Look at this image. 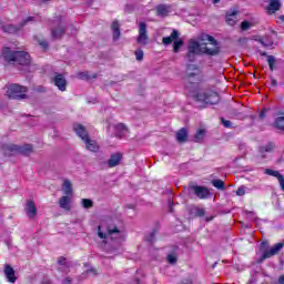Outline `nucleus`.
<instances>
[{
  "mask_svg": "<svg viewBox=\"0 0 284 284\" xmlns=\"http://www.w3.org/2000/svg\"><path fill=\"white\" fill-rule=\"evenodd\" d=\"M204 37L213 48H209L207 43L201 44L196 40H191L187 47L189 52H193L194 54L202 52V54H206L207 57H219L221 54V44H219V41L210 34Z\"/></svg>",
  "mask_w": 284,
  "mask_h": 284,
  "instance_id": "obj_1",
  "label": "nucleus"
},
{
  "mask_svg": "<svg viewBox=\"0 0 284 284\" xmlns=\"http://www.w3.org/2000/svg\"><path fill=\"white\" fill-rule=\"evenodd\" d=\"M192 99L199 104V110H205L209 105H219L221 103V95L214 89H205L194 92Z\"/></svg>",
  "mask_w": 284,
  "mask_h": 284,
  "instance_id": "obj_2",
  "label": "nucleus"
},
{
  "mask_svg": "<svg viewBox=\"0 0 284 284\" xmlns=\"http://www.w3.org/2000/svg\"><path fill=\"white\" fill-rule=\"evenodd\" d=\"M125 224L123 220L119 216L109 220L108 226V239L109 241H113L115 245H121L123 241H125Z\"/></svg>",
  "mask_w": 284,
  "mask_h": 284,
  "instance_id": "obj_3",
  "label": "nucleus"
},
{
  "mask_svg": "<svg viewBox=\"0 0 284 284\" xmlns=\"http://www.w3.org/2000/svg\"><path fill=\"white\" fill-rule=\"evenodd\" d=\"M2 57L7 63H13V65H30L32 63L29 52L13 51L9 47L2 49Z\"/></svg>",
  "mask_w": 284,
  "mask_h": 284,
  "instance_id": "obj_4",
  "label": "nucleus"
},
{
  "mask_svg": "<svg viewBox=\"0 0 284 284\" xmlns=\"http://www.w3.org/2000/svg\"><path fill=\"white\" fill-rule=\"evenodd\" d=\"M186 191H187V194H194V196L200 199V201H205V200L210 199V196L212 194L210 192V189H207L206 186H203V185H196V184H194V182H191L186 186Z\"/></svg>",
  "mask_w": 284,
  "mask_h": 284,
  "instance_id": "obj_5",
  "label": "nucleus"
},
{
  "mask_svg": "<svg viewBox=\"0 0 284 284\" xmlns=\"http://www.w3.org/2000/svg\"><path fill=\"white\" fill-rule=\"evenodd\" d=\"M28 88L19 85V84H11L7 89V95L9 99H17L18 101H21V99H28Z\"/></svg>",
  "mask_w": 284,
  "mask_h": 284,
  "instance_id": "obj_6",
  "label": "nucleus"
},
{
  "mask_svg": "<svg viewBox=\"0 0 284 284\" xmlns=\"http://www.w3.org/2000/svg\"><path fill=\"white\" fill-rule=\"evenodd\" d=\"M30 21H34V17H28L27 19L22 20L19 26L4 24L2 27V30H3V32H7L8 34H17V32H19V30H21V28H23L24 26H28V23H30Z\"/></svg>",
  "mask_w": 284,
  "mask_h": 284,
  "instance_id": "obj_7",
  "label": "nucleus"
},
{
  "mask_svg": "<svg viewBox=\"0 0 284 284\" xmlns=\"http://www.w3.org/2000/svg\"><path fill=\"white\" fill-rule=\"evenodd\" d=\"M284 247V242L276 243L268 251H265L262 256L257 260V263H263L266 258H272V256H276L281 250Z\"/></svg>",
  "mask_w": 284,
  "mask_h": 284,
  "instance_id": "obj_8",
  "label": "nucleus"
},
{
  "mask_svg": "<svg viewBox=\"0 0 284 284\" xmlns=\"http://www.w3.org/2000/svg\"><path fill=\"white\" fill-rule=\"evenodd\" d=\"M149 39L150 38L148 37V23L140 22L139 37L136 39L138 43H140L141 45H148Z\"/></svg>",
  "mask_w": 284,
  "mask_h": 284,
  "instance_id": "obj_9",
  "label": "nucleus"
},
{
  "mask_svg": "<svg viewBox=\"0 0 284 284\" xmlns=\"http://www.w3.org/2000/svg\"><path fill=\"white\" fill-rule=\"evenodd\" d=\"M52 81L54 85L58 87V90H60V92H65L68 88V80H65V77L63 74L57 73L55 77L52 78Z\"/></svg>",
  "mask_w": 284,
  "mask_h": 284,
  "instance_id": "obj_10",
  "label": "nucleus"
},
{
  "mask_svg": "<svg viewBox=\"0 0 284 284\" xmlns=\"http://www.w3.org/2000/svg\"><path fill=\"white\" fill-rule=\"evenodd\" d=\"M130 134V129L123 123H119L114 126V136L116 139H126Z\"/></svg>",
  "mask_w": 284,
  "mask_h": 284,
  "instance_id": "obj_11",
  "label": "nucleus"
},
{
  "mask_svg": "<svg viewBox=\"0 0 284 284\" xmlns=\"http://www.w3.org/2000/svg\"><path fill=\"white\" fill-rule=\"evenodd\" d=\"M110 30H111L112 41L113 43H116V41L121 39V23H119V20H114L111 23Z\"/></svg>",
  "mask_w": 284,
  "mask_h": 284,
  "instance_id": "obj_12",
  "label": "nucleus"
},
{
  "mask_svg": "<svg viewBox=\"0 0 284 284\" xmlns=\"http://www.w3.org/2000/svg\"><path fill=\"white\" fill-rule=\"evenodd\" d=\"M122 161H123V153L121 152L112 153L110 159L108 160V168H116L118 165H121Z\"/></svg>",
  "mask_w": 284,
  "mask_h": 284,
  "instance_id": "obj_13",
  "label": "nucleus"
},
{
  "mask_svg": "<svg viewBox=\"0 0 284 284\" xmlns=\"http://www.w3.org/2000/svg\"><path fill=\"white\" fill-rule=\"evenodd\" d=\"M73 130L77 136H79L83 141H85L87 139H90V135H88V130H85V126L83 124H80V123L73 124Z\"/></svg>",
  "mask_w": 284,
  "mask_h": 284,
  "instance_id": "obj_14",
  "label": "nucleus"
},
{
  "mask_svg": "<svg viewBox=\"0 0 284 284\" xmlns=\"http://www.w3.org/2000/svg\"><path fill=\"white\" fill-rule=\"evenodd\" d=\"M2 151H3L4 156H14V154H19V145L2 144Z\"/></svg>",
  "mask_w": 284,
  "mask_h": 284,
  "instance_id": "obj_15",
  "label": "nucleus"
},
{
  "mask_svg": "<svg viewBox=\"0 0 284 284\" xmlns=\"http://www.w3.org/2000/svg\"><path fill=\"white\" fill-rule=\"evenodd\" d=\"M4 276L9 283H17V275L14 274V268L10 264L4 265Z\"/></svg>",
  "mask_w": 284,
  "mask_h": 284,
  "instance_id": "obj_16",
  "label": "nucleus"
},
{
  "mask_svg": "<svg viewBox=\"0 0 284 284\" xmlns=\"http://www.w3.org/2000/svg\"><path fill=\"white\" fill-rule=\"evenodd\" d=\"M176 141L179 143H187V141H190V133L187 132V129L182 128L176 132Z\"/></svg>",
  "mask_w": 284,
  "mask_h": 284,
  "instance_id": "obj_17",
  "label": "nucleus"
},
{
  "mask_svg": "<svg viewBox=\"0 0 284 284\" xmlns=\"http://www.w3.org/2000/svg\"><path fill=\"white\" fill-rule=\"evenodd\" d=\"M26 214L29 219H34L37 216V206L34 205V201L29 200L26 206Z\"/></svg>",
  "mask_w": 284,
  "mask_h": 284,
  "instance_id": "obj_18",
  "label": "nucleus"
},
{
  "mask_svg": "<svg viewBox=\"0 0 284 284\" xmlns=\"http://www.w3.org/2000/svg\"><path fill=\"white\" fill-rule=\"evenodd\" d=\"M65 27L59 24L55 28L51 29V37L52 39H63V36L65 34Z\"/></svg>",
  "mask_w": 284,
  "mask_h": 284,
  "instance_id": "obj_19",
  "label": "nucleus"
},
{
  "mask_svg": "<svg viewBox=\"0 0 284 284\" xmlns=\"http://www.w3.org/2000/svg\"><path fill=\"white\" fill-rule=\"evenodd\" d=\"M58 265H59V272H63L64 274H68L70 272V264L68 263V260L63 256H60L58 258Z\"/></svg>",
  "mask_w": 284,
  "mask_h": 284,
  "instance_id": "obj_20",
  "label": "nucleus"
},
{
  "mask_svg": "<svg viewBox=\"0 0 284 284\" xmlns=\"http://www.w3.org/2000/svg\"><path fill=\"white\" fill-rule=\"evenodd\" d=\"M283 4L281 3V0H271L268 6L266 7V10L271 13L274 14V12H278L281 10V7Z\"/></svg>",
  "mask_w": 284,
  "mask_h": 284,
  "instance_id": "obj_21",
  "label": "nucleus"
},
{
  "mask_svg": "<svg viewBox=\"0 0 284 284\" xmlns=\"http://www.w3.org/2000/svg\"><path fill=\"white\" fill-rule=\"evenodd\" d=\"M176 39H179V31L176 29H173L169 37H164L162 39V43L164 45H170V43H172V41H176Z\"/></svg>",
  "mask_w": 284,
  "mask_h": 284,
  "instance_id": "obj_22",
  "label": "nucleus"
},
{
  "mask_svg": "<svg viewBox=\"0 0 284 284\" xmlns=\"http://www.w3.org/2000/svg\"><path fill=\"white\" fill-rule=\"evenodd\" d=\"M257 52L261 57H267L268 68L271 72H274V64L276 63V58H274V55H267V52L262 50H257Z\"/></svg>",
  "mask_w": 284,
  "mask_h": 284,
  "instance_id": "obj_23",
  "label": "nucleus"
},
{
  "mask_svg": "<svg viewBox=\"0 0 284 284\" xmlns=\"http://www.w3.org/2000/svg\"><path fill=\"white\" fill-rule=\"evenodd\" d=\"M84 143L89 152H99V144H97V141L87 138V140H84Z\"/></svg>",
  "mask_w": 284,
  "mask_h": 284,
  "instance_id": "obj_24",
  "label": "nucleus"
},
{
  "mask_svg": "<svg viewBox=\"0 0 284 284\" xmlns=\"http://www.w3.org/2000/svg\"><path fill=\"white\" fill-rule=\"evenodd\" d=\"M59 205L62 210H67V212H70V196L63 195L62 197H60Z\"/></svg>",
  "mask_w": 284,
  "mask_h": 284,
  "instance_id": "obj_25",
  "label": "nucleus"
},
{
  "mask_svg": "<svg viewBox=\"0 0 284 284\" xmlns=\"http://www.w3.org/2000/svg\"><path fill=\"white\" fill-rule=\"evenodd\" d=\"M33 149L31 144H24L22 146H18V154H23L24 156H30L32 154Z\"/></svg>",
  "mask_w": 284,
  "mask_h": 284,
  "instance_id": "obj_26",
  "label": "nucleus"
},
{
  "mask_svg": "<svg viewBox=\"0 0 284 284\" xmlns=\"http://www.w3.org/2000/svg\"><path fill=\"white\" fill-rule=\"evenodd\" d=\"M97 73H89V71H82L78 73V79L82 81H90V79H97Z\"/></svg>",
  "mask_w": 284,
  "mask_h": 284,
  "instance_id": "obj_27",
  "label": "nucleus"
},
{
  "mask_svg": "<svg viewBox=\"0 0 284 284\" xmlns=\"http://www.w3.org/2000/svg\"><path fill=\"white\" fill-rule=\"evenodd\" d=\"M203 139H205V129H199L193 136V141L194 143H203Z\"/></svg>",
  "mask_w": 284,
  "mask_h": 284,
  "instance_id": "obj_28",
  "label": "nucleus"
},
{
  "mask_svg": "<svg viewBox=\"0 0 284 284\" xmlns=\"http://www.w3.org/2000/svg\"><path fill=\"white\" fill-rule=\"evenodd\" d=\"M158 17H168L170 14V9L165 4H160L156 7Z\"/></svg>",
  "mask_w": 284,
  "mask_h": 284,
  "instance_id": "obj_29",
  "label": "nucleus"
},
{
  "mask_svg": "<svg viewBox=\"0 0 284 284\" xmlns=\"http://www.w3.org/2000/svg\"><path fill=\"white\" fill-rule=\"evenodd\" d=\"M236 14H239V11H232L230 13H226V23L227 26H236Z\"/></svg>",
  "mask_w": 284,
  "mask_h": 284,
  "instance_id": "obj_30",
  "label": "nucleus"
},
{
  "mask_svg": "<svg viewBox=\"0 0 284 284\" xmlns=\"http://www.w3.org/2000/svg\"><path fill=\"white\" fill-rule=\"evenodd\" d=\"M63 190L67 196H70V194H72V182H70V180H64Z\"/></svg>",
  "mask_w": 284,
  "mask_h": 284,
  "instance_id": "obj_31",
  "label": "nucleus"
},
{
  "mask_svg": "<svg viewBox=\"0 0 284 284\" xmlns=\"http://www.w3.org/2000/svg\"><path fill=\"white\" fill-rule=\"evenodd\" d=\"M81 205H82V207H84V210H90V209L94 207V202L90 199H82Z\"/></svg>",
  "mask_w": 284,
  "mask_h": 284,
  "instance_id": "obj_32",
  "label": "nucleus"
},
{
  "mask_svg": "<svg viewBox=\"0 0 284 284\" xmlns=\"http://www.w3.org/2000/svg\"><path fill=\"white\" fill-rule=\"evenodd\" d=\"M265 152H274V143L268 142L265 146H260V153L265 154Z\"/></svg>",
  "mask_w": 284,
  "mask_h": 284,
  "instance_id": "obj_33",
  "label": "nucleus"
},
{
  "mask_svg": "<svg viewBox=\"0 0 284 284\" xmlns=\"http://www.w3.org/2000/svg\"><path fill=\"white\" fill-rule=\"evenodd\" d=\"M211 183L216 190H225V182L223 180H212Z\"/></svg>",
  "mask_w": 284,
  "mask_h": 284,
  "instance_id": "obj_34",
  "label": "nucleus"
},
{
  "mask_svg": "<svg viewBox=\"0 0 284 284\" xmlns=\"http://www.w3.org/2000/svg\"><path fill=\"white\" fill-rule=\"evenodd\" d=\"M265 174H267L268 176H274L277 180H280L281 176H283V174H281L278 171H274L272 169H266Z\"/></svg>",
  "mask_w": 284,
  "mask_h": 284,
  "instance_id": "obj_35",
  "label": "nucleus"
},
{
  "mask_svg": "<svg viewBox=\"0 0 284 284\" xmlns=\"http://www.w3.org/2000/svg\"><path fill=\"white\" fill-rule=\"evenodd\" d=\"M183 43H185V41H183V39H180V40H175L173 42V52H179V50H181Z\"/></svg>",
  "mask_w": 284,
  "mask_h": 284,
  "instance_id": "obj_36",
  "label": "nucleus"
},
{
  "mask_svg": "<svg viewBox=\"0 0 284 284\" xmlns=\"http://www.w3.org/2000/svg\"><path fill=\"white\" fill-rule=\"evenodd\" d=\"M84 267L87 268L85 274H93V276H97V268L90 265V263H84Z\"/></svg>",
  "mask_w": 284,
  "mask_h": 284,
  "instance_id": "obj_37",
  "label": "nucleus"
},
{
  "mask_svg": "<svg viewBox=\"0 0 284 284\" xmlns=\"http://www.w3.org/2000/svg\"><path fill=\"white\" fill-rule=\"evenodd\" d=\"M156 232H159V230L154 229V230L145 237L146 243H154V239H155V236H156Z\"/></svg>",
  "mask_w": 284,
  "mask_h": 284,
  "instance_id": "obj_38",
  "label": "nucleus"
},
{
  "mask_svg": "<svg viewBox=\"0 0 284 284\" xmlns=\"http://www.w3.org/2000/svg\"><path fill=\"white\" fill-rule=\"evenodd\" d=\"M220 121L222 125L229 130H232V128H234V125H232V121L226 120L225 118H221Z\"/></svg>",
  "mask_w": 284,
  "mask_h": 284,
  "instance_id": "obj_39",
  "label": "nucleus"
},
{
  "mask_svg": "<svg viewBox=\"0 0 284 284\" xmlns=\"http://www.w3.org/2000/svg\"><path fill=\"white\" fill-rule=\"evenodd\" d=\"M196 54H199V53H194V52L187 50V52H186L187 61H190V63H194V61H196Z\"/></svg>",
  "mask_w": 284,
  "mask_h": 284,
  "instance_id": "obj_40",
  "label": "nucleus"
},
{
  "mask_svg": "<svg viewBox=\"0 0 284 284\" xmlns=\"http://www.w3.org/2000/svg\"><path fill=\"white\" fill-rule=\"evenodd\" d=\"M136 61H142L145 53H143L142 49H138L134 52Z\"/></svg>",
  "mask_w": 284,
  "mask_h": 284,
  "instance_id": "obj_41",
  "label": "nucleus"
},
{
  "mask_svg": "<svg viewBox=\"0 0 284 284\" xmlns=\"http://www.w3.org/2000/svg\"><path fill=\"white\" fill-rule=\"evenodd\" d=\"M166 261H168V263H170V265H174L175 263H176V255H174V254H169L168 256H166Z\"/></svg>",
  "mask_w": 284,
  "mask_h": 284,
  "instance_id": "obj_42",
  "label": "nucleus"
},
{
  "mask_svg": "<svg viewBox=\"0 0 284 284\" xmlns=\"http://www.w3.org/2000/svg\"><path fill=\"white\" fill-rule=\"evenodd\" d=\"M252 27V23H250V21L244 20L241 23V30L245 31V30H250V28Z\"/></svg>",
  "mask_w": 284,
  "mask_h": 284,
  "instance_id": "obj_43",
  "label": "nucleus"
},
{
  "mask_svg": "<svg viewBox=\"0 0 284 284\" xmlns=\"http://www.w3.org/2000/svg\"><path fill=\"white\" fill-rule=\"evenodd\" d=\"M194 210H195V216H197V217L205 216V209L195 207Z\"/></svg>",
  "mask_w": 284,
  "mask_h": 284,
  "instance_id": "obj_44",
  "label": "nucleus"
},
{
  "mask_svg": "<svg viewBox=\"0 0 284 284\" xmlns=\"http://www.w3.org/2000/svg\"><path fill=\"white\" fill-rule=\"evenodd\" d=\"M98 236L99 239H108V234L103 233V231H101V226H98Z\"/></svg>",
  "mask_w": 284,
  "mask_h": 284,
  "instance_id": "obj_45",
  "label": "nucleus"
},
{
  "mask_svg": "<svg viewBox=\"0 0 284 284\" xmlns=\"http://www.w3.org/2000/svg\"><path fill=\"white\" fill-rule=\"evenodd\" d=\"M267 110L266 108H263L262 111L260 112V119L261 121H264L266 114H267Z\"/></svg>",
  "mask_w": 284,
  "mask_h": 284,
  "instance_id": "obj_46",
  "label": "nucleus"
},
{
  "mask_svg": "<svg viewBox=\"0 0 284 284\" xmlns=\"http://www.w3.org/2000/svg\"><path fill=\"white\" fill-rule=\"evenodd\" d=\"M244 194H245V187L241 186L236 190L237 196H244Z\"/></svg>",
  "mask_w": 284,
  "mask_h": 284,
  "instance_id": "obj_47",
  "label": "nucleus"
},
{
  "mask_svg": "<svg viewBox=\"0 0 284 284\" xmlns=\"http://www.w3.org/2000/svg\"><path fill=\"white\" fill-rule=\"evenodd\" d=\"M271 85L273 88H278V82L276 81V79H274V78L271 79Z\"/></svg>",
  "mask_w": 284,
  "mask_h": 284,
  "instance_id": "obj_48",
  "label": "nucleus"
},
{
  "mask_svg": "<svg viewBox=\"0 0 284 284\" xmlns=\"http://www.w3.org/2000/svg\"><path fill=\"white\" fill-rule=\"evenodd\" d=\"M62 284H72V277H67L62 281Z\"/></svg>",
  "mask_w": 284,
  "mask_h": 284,
  "instance_id": "obj_49",
  "label": "nucleus"
},
{
  "mask_svg": "<svg viewBox=\"0 0 284 284\" xmlns=\"http://www.w3.org/2000/svg\"><path fill=\"white\" fill-rule=\"evenodd\" d=\"M41 284H52V281H50V278L44 277L41 282Z\"/></svg>",
  "mask_w": 284,
  "mask_h": 284,
  "instance_id": "obj_50",
  "label": "nucleus"
},
{
  "mask_svg": "<svg viewBox=\"0 0 284 284\" xmlns=\"http://www.w3.org/2000/svg\"><path fill=\"white\" fill-rule=\"evenodd\" d=\"M258 43H261L263 48H270V44L265 43L262 39L258 40Z\"/></svg>",
  "mask_w": 284,
  "mask_h": 284,
  "instance_id": "obj_51",
  "label": "nucleus"
},
{
  "mask_svg": "<svg viewBox=\"0 0 284 284\" xmlns=\"http://www.w3.org/2000/svg\"><path fill=\"white\" fill-rule=\"evenodd\" d=\"M40 45L45 49V48H48V42L47 41H40Z\"/></svg>",
  "mask_w": 284,
  "mask_h": 284,
  "instance_id": "obj_52",
  "label": "nucleus"
},
{
  "mask_svg": "<svg viewBox=\"0 0 284 284\" xmlns=\"http://www.w3.org/2000/svg\"><path fill=\"white\" fill-rule=\"evenodd\" d=\"M278 283H280V284H284V275H281V276L278 277Z\"/></svg>",
  "mask_w": 284,
  "mask_h": 284,
  "instance_id": "obj_53",
  "label": "nucleus"
},
{
  "mask_svg": "<svg viewBox=\"0 0 284 284\" xmlns=\"http://www.w3.org/2000/svg\"><path fill=\"white\" fill-rule=\"evenodd\" d=\"M206 223H210V221H214V216H209L205 219Z\"/></svg>",
  "mask_w": 284,
  "mask_h": 284,
  "instance_id": "obj_54",
  "label": "nucleus"
},
{
  "mask_svg": "<svg viewBox=\"0 0 284 284\" xmlns=\"http://www.w3.org/2000/svg\"><path fill=\"white\" fill-rule=\"evenodd\" d=\"M189 68H191V70H199V67L197 65H190Z\"/></svg>",
  "mask_w": 284,
  "mask_h": 284,
  "instance_id": "obj_55",
  "label": "nucleus"
},
{
  "mask_svg": "<svg viewBox=\"0 0 284 284\" xmlns=\"http://www.w3.org/2000/svg\"><path fill=\"white\" fill-rule=\"evenodd\" d=\"M189 79H192V77H196V73H187Z\"/></svg>",
  "mask_w": 284,
  "mask_h": 284,
  "instance_id": "obj_56",
  "label": "nucleus"
},
{
  "mask_svg": "<svg viewBox=\"0 0 284 284\" xmlns=\"http://www.w3.org/2000/svg\"><path fill=\"white\" fill-rule=\"evenodd\" d=\"M261 247H267V242H262Z\"/></svg>",
  "mask_w": 284,
  "mask_h": 284,
  "instance_id": "obj_57",
  "label": "nucleus"
},
{
  "mask_svg": "<svg viewBox=\"0 0 284 284\" xmlns=\"http://www.w3.org/2000/svg\"><path fill=\"white\" fill-rule=\"evenodd\" d=\"M216 265H219V262H215V263L212 265V268L214 270V267H216Z\"/></svg>",
  "mask_w": 284,
  "mask_h": 284,
  "instance_id": "obj_58",
  "label": "nucleus"
},
{
  "mask_svg": "<svg viewBox=\"0 0 284 284\" xmlns=\"http://www.w3.org/2000/svg\"><path fill=\"white\" fill-rule=\"evenodd\" d=\"M55 21H58V23H61V17L57 18Z\"/></svg>",
  "mask_w": 284,
  "mask_h": 284,
  "instance_id": "obj_59",
  "label": "nucleus"
},
{
  "mask_svg": "<svg viewBox=\"0 0 284 284\" xmlns=\"http://www.w3.org/2000/svg\"><path fill=\"white\" fill-rule=\"evenodd\" d=\"M221 0H213V3H220Z\"/></svg>",
  "mask_w": 284,
  "mask_h": 284,
  "instance_id": "obj_60",
  "label": "nucleus"
},
{
  "mask_svg": "<svg viewBox=\"0 0 284 284\" xmlns=\"http://www.w3.org/2000/svg\"><path fill=\"white\" fill-rule=\"evenodd\" d=\"M281 21H284V16H280Z\"/></svg>",
  "mask_w": 284,
  "mask_h": 284,
  "instance_id": "obj_61",
  "label": "nucleus"
},
{
  "mask_svg": "<svg viewBox=\"0 0 284 284\" xmlns=\"http://www.w3.org/2000/svg\"><path fill=\"white\" fill-rule=\"evenodd\" d=\"M202 41H205V38H201Z\"/></svg>",
  "mask_w": 284,
  "mask_h": 284,
  "instance_id": "obj_62",
  "label": "nucleus"
},
{
  "mask_svg": "<svg viewBox=\"0 0 284 284\" xmlns=\"http://www.w3.org/2000/svg\"><path fill=\"white\" fill-rule=\"evenodd\" d=\"M42 1H49V0H42Z\"/></svg>",
  "mask_w": 284,
  "mask_h": 284,
  "instance_id": "obj_63",
  "label": "nucleus"
}]
</instances>
